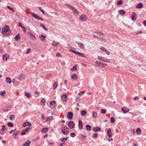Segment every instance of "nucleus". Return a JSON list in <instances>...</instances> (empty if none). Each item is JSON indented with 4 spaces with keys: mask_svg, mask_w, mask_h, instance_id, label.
Here are the masks:
<instances>
[{
    "mask_svg": "<svg viewBox=\"0 0 146 146\" xmlns=\"http://www.w3.org/2000/svg\"><path fill=\"white\" fill-rule=\"evenodd\" d=\"M1 32L3 35L6 36L10 35L11 31L9 29V26L7 25H5L3 27Z\"/></svg>",
    "mask_w": 146,
    "mask_h": 146,
    "instance_id": "obj_1",
    "label": "nucleus"
},
{
    "mask_svg": "<svg viewBox=\"0 0 146 146\" xmlns=\"http://www.w3.org/2000/svg\"><path fill=\"white\" fill-rule=\"evenodd\" d=\"M66 5L73 12L75 15H77L78 14L79 11L75 7L67 4H66Z\"/></svg>",
    "mask_w": 146,
    "mask_h": 146,
    "instance_id": "obj_2",
    "label": "nucleus"
},
{
    "mask_svg": "<svg viewBox=\"0 0 146 146\" xmlns=\"http://www.w3.org/2000/svg\"><path fill=\"white\" fill-rule=\"evenodd\" d=\"M61 130L62 133L65 135L68 134L69 133V129L65 126L62 127L61 128Z\"/></svg>",
    "mask_w": 146,
    "mask_h": 146,
    "instance_id": "obj_3",
    "label": "nucleus"
},
{
    "mask_svg": "<svg viewBox=\"0 0 146 146\" xmlns=\"http://www.w3.org/2000/svg\"><path fill=\"white\" fill-rule=\"evenodd\" d=\"M69 51L72 52L74 53L75 54H76V55H78L82 57H84L85 58H86V56H85L84 54L82 53H81V52H78V51L74 50L72 49H70V50Z\"/></svg>",
    "mask_w": 146,
    "mask_h": 146,
    "instance_id": "obj_4",
    "label": "nucleus"
},
{
    "mask_svg": "<svg viewBox=\"0 0 146 146\" xmlns=\"http://www.w3.org/2000/svg\"><path fill=\"white\" fill-rule=\"evenodd\" d=\"M79 19L81 22H84L87 20V17L85 15L83 14L80 16Z\"/></svg>",
    "mask_w": 146,
    "mask_h": 146,
    "instance_id": "obj_5",
    "label": "nucleus"
},
{
    "mask_svg": "<svg viewBox=\"0 0 146 146\" xmlns=\"http://www.w3.org/2000/svg\"><path fill=\"white\" fill-rule=\"evenodd\" d=\"M31 15L35 19L38 20H41L42 21L43 20L42 18L39 17L38 15H37L35 13L32 12H31Z\"/></svg>",
    "mask_w": 146,
    "mask_h": 146,
    "instance_id": "obj_6",
    "label": "nucleus"
},
{
    "mask_svg": "<svg viewBox=\"0 0 146 146\" xmlns=\"http://www.w3.org/2000/svg\"><path fill=\"white\" fill-rule=\"evenodd\" d=\"M31 129V128L30 127H28L27 128L25 129L22 131L21 133V134L22 135H25L29 130Z\"/></svg>",
    "mask_w": 146,
    "mask_h": 146,
    "instance_id": "obj_7",
    "label": "nucleus"
},
{
    "mask_svg": "<svg viewBox=\"0 0 146 146\" xmlns=\"http://www.w3.org/2000/svg\"><path fill=\"white\" fill-rule=\"evenodd\" d=\"M68 125L70 129H72L74 127L75 124L73 121H70L68 123Z\"/></svg>",
    "mask_w": 146,
    "mask_h": 146,
    "instance_id": "obj_8",
    "label": "nucleus"
},
{
    "mask_svg": "<svg viewBox=\"0 0 146 146\" xmlns=\"http://www.w3.org/2000/svg\"><path fill=\"white\" fill-rule=\"evenodd\" d=\"M73 117V113L72 112H69L67 113V117L69 120L72 119Z\"/></svg>",
    "mask_w": 146,
    "mask_h": 146,
    "instance_id": "obj_9",
    "label": "nucleus"
},
{
    "mask_svg": "<svg viewBox=\"0 0 146 146\" xmlns=\"http://www.w3.org/2000/svg\"><path fill=\"white\" fill-rule=\"evenodd\" d=\"M18 79L20 80H22L25 78L24 74L22 73L19 74L18 76Z\"/></svg>",
    "mask_w": 146,
    "mask_h": 146,
    "instance_id": "obj_10",
    "label": "nucleus"
},
{
    "mask_svg": "<svg viewBox=\"0 0 146 146\" xmlns=\"http://www.w3.org/2000/svg\"><path fill=\"white\" fill-rule=\"evenodd\" d=\"M9 55H8L7 54H5L3 56V61H7V59L9 58Z\"/></svg>",
    "mask_w": 146,
    "mask_h": 146,
    "instance_id": "obj_11",
    "label": "nucleus"
},
{
    "mask_svg": "<svg viewBox=\"0 0 146 146\" xmlns=\"http://www.w3.org/2000/svg\"><path fill=\"white\" fill-rule=\"evenodd\" d=\"M137 16L136 13L135 12H133L131 16L132 20L133 21H135L137 18Z\"/></svg>",
    "mask_w": 146,
    "mask_h": 146,
    "instance_id": "obj_12",
    "label": "nucleus"
},
{
    "mask_svg": "<svg viewBox=\"0 0 146 146\" xmlns=\"http://www.w3.org/2000/svg\"><path fill=\"white\" fill-rule=\"evenodd\" d=\"M78 127L80 130H81L83 127V123L80 119L79 120Z\"/></svg>",
    "mask_w": 146,
    "mask_h": 146,
    "instance_id": "obj_13",
    "label": "nucleus"
},
{
    "mask_svg": "<svg viewBox=\"0 0 146 146\" xmlns=\"http://www.w3.org/2000/svg\"><path fill=\"white\" fill-rule=\"evenodd\" d=\"M61 98L64 102H66L67 101V97L66 95H63L61 97Z\"/></svg>",
    "mask_w": 146,
    "mask_h": 146,
    "instance_id": "obj_14",
    "label": "nucleus"
},
{
    "mask_svg": "<svg viewBox=\"0 0 146 146\" xmlns=\"http://www.w3.org/2000/svg\"><path fill=\"white\" fill-rule=\"evenodd\" d=\"M32 125L28 121H26L23 124L22 126L23 127H25L27 126H32Z\"/></svg>",
    "mask_w": 146,
    "mask_h": 146,
    "instance_id": "obj_15",
    "label": "nucleus"
},
{
    "mask_svg": "<svg viewBox=\"0 0 146 146\" xmlns=\"http://www.w3.org/2000/svg\"><path fill=\"white\" fill-rule=\"evenodd\" d=\"M121 110L124 113H125L129 111V109L127 107H124L121 108Z\"/></svg>",
    "mask_w": 146,
    "mask_h": 146,
    "instance_id": "obj_16",
    "label": "nucleus"
},
{
    "mask_svg": "<svg viewBox=\"0 0 146 146\" xmlns=\"http://www.w3.org/2000/svg\"><path fill=\"white\" fill-rule=\"evenodd\" d=\"M56 102L54 101H53L50 102V108L51 109H53L55 107V105Z\"/></svg>",
    "mask_w": 146,
    "mask_h": 146,
    "instance_id": "obj_17",
    "label": "nucleus"
},
{
    "mask_svg": "<svg viewBox=\"0 0 146 146\" xmlns=\"http://www.w3.org/2000/svg\"><path fill=\"white\" fill-rule=\"evenodd\" d=\"M31 142V141L30 140H27L22 146H29Z\"/></svg>",
    "mask_w": 146,
    "mask_h": 146,
    "instance_id": "obj_18",
    "label": "nucleus"
},
{
    "mask_svg": "<svg viewBox=\"0 0 146 146\" xmlns=\"http://www.w3.org/2000/svg\"><path fill=\"white\" fill-rule=\"evenodd\" d=\"M143 7V4L141 3H140L139 4H137L136 7L135 8L136 9L139 8L141 9Z\"/></svg>",
    "mask_w": 146,
    "mask_h": 146,
    "instance_id": "obj_19",
    "label": "nucleus"
},
{
    "mask_svg": "<svg viewBox=\"0 0 146 146\" xmlns=\"http://www.w3.org/2000/svg\"><path fill=\"white\" fill-rule=\"evenodd\" d=\"M100 49L102 51L105 52L106 54L108 55L110 54V52L107 50L106 48L104 47H101L100 48Z\"/></svg>",
    "mask_w": 146,
    "mask_h": 146,
    "instance_id": "obj_20",
    "label": "nucleus"
},
{
    "mask_svg": "<svg viewBox=\"0 0 146 146\" xmlns=\"http://www.w3.org/2000/svg\"><path fill=\"white\" fill-rule=\"evenodd\" d=\"M71 77L72 79L74 80H77L78 79V77L77 75L76 74H72L71 75Z\"/></svg>",
    "mask_w": 146,
    "mask_h": 146,
    "instance_id": "obj_21",
    "label": "nucleus"
},
{
    "mask_svg": "<svg viewBox=\"0 0 146 146\" xmlns=\"http://www.w3.org/2000/svg\"><path fill=\"white\" fill-rule=\"evenodd\" d=\"M107 133L108 134V136L109 137H111L112 136L111 131L110 128H109L107 130Z\"/></svg>",
    "mask_w": 146,
    "mask_h": 146,
    "instance_id": "obj_22",
    "label": "nucleus"
},
{
    "mask_svg": "<svg viewBox=\"0 0 146 146\" xmlns=\"http://www.w3.org/2000/svg\"><path fill=\"white\" fill-rule=\"evenodd\" d=\"M93 130L95 131H101V129L99 127H95L93 128Z\"/></svg>",
    "mask_w": 146,
    "mask_h": 146,
    "instance_id": "obj_23",
    "label": "nucleus"
},
{
    "mask_svg": "<svg viewBox=\"0 0 146 146\" xmlns=\"http://www.w3.org/2000/svg\"><path fill=\"white\" fill-rule=\"evenodd\" d=\"M80 140L81 141H82L83 140H85L86 139L84 137L86 138V136L83 135H80L79 136Z\"/></svg>",
    "mask_w": 146,
    "mask_h": 146,
    "instance_id": "obj_24",
    "label": "nucleus"
},
{
    "mask_svg": "<svg viewBox=\"0 0 146 146\" xmlns=\"http://www.w3.org/2000/svg\"><path fill=\"white\" fill-rule=\"evenodd\" d=\"M20 34H18L14 38V39L16 41H18L19 40V39H20Z\"/></svg>",
    "mask_w": 146,
    "mask_h": 146,
    "instance_id": "obj_25",
    "label": "nucleus"
},
{
    "mask_svg": "<svg viewBox=\"0 0 146 146\" xmlns=\"http://www.w3.org/2000/svg\"><path fill=\"white\" fill-rule=\"evenodd\" d=\"M6 82L9 84L11 83V80L10 78L9 77H7L6 78Z\"/></svg>",
    "mask_w": 146,
    "mask_h": 146,
    "instance_id": "obj_26",
    "label": "nucleus"
},
{
    "mask_svg": "<svg viewBox=\"0 0 146 146\" xmlns=\"http://www.w3.org/2000/svg\"><path fill=\"white\" fill-rule=\"evenodd\" d=\"M39 38L42 41H43L46 38V36H44L42 35H41L40 36Z\"/></svg>",
    "mask_w": 146,
    "mask_h": 146,
    "instance_id": "obj_27",
    "label": "nucleus"
},
{
    "mask_svg": "<svg viewBox=\"0 0 146 146\" xmlns=\"http://www.w3.org/2000/svg\"><path fill=\"white\" fill-rule=\"evenodd\" d=\"M58 86V84L57 82H54V84H53L52 89H55L57 88Z\"/></svg>",
    "mask_w": 146,
    "mask_h": 146,
    "instance_id": "obj_28",
    "label": "nucleus"
},
{
    "mask_svg": "<svg viewBox=\"0 0 146 146\" xmlns=\"http://www.w3.org/2000/svg\"><path fill=\"white\" fill-rule=\"evenodd\" d=\"M119 13L120 15H123L125 13V12L123 10H121L119 11Z\"/></svg>",
    "mask_w": 146,
    "mask_h": 146,
    "instance_id": "obj_29",
    "label": "nucleus"
},
{
    "mask_svg": "<svg viewBox=\"0 0 146 146\" xmlns=\"http://www.w3.org/2000/svg\"><path fill=\"white\" fill-rule=\"evenodd\" d=\"M76 43L78 44V45L80 48L82 49H83L84 46L83 44L81 42H76Z\"/></svg>",
    "mask_w": 146,
    "mask_h": 146,
    "instance_id": "obj_30",
    "label": "nucleus"
},
{
    "mask_svg": "<svg viewBox=\"0 0 146 146\" xmlns=\"http://www.w3.org/2000/svg\"><path fill=\"white\" fill-rule=\"evenodd\" d=\"M92 116L93 118H96L97 116V113L95 111H93L92 113Z\"/></svg>",
    "mask_w": 146,
    "mask_h": 146,
    "instance_id": "obj_31",
    "label": "nucleus"
},
{
    "mask_svg": "<svg viewBox=\"0 0 146 146\" xmlns=\"http://www.w3.org/2000/svg\"><path fill=\"white\" fill-rule=\"evenodd\" d=\"M53 117L52 116H50L47 117L46 119V122L48 121L51 120L53 118Z\"/></svg>",
    "mask_w": 146,
    "mask_h": 146,
    "instance_id": "obj_32",
    "label": "nucleus"
},
{
    "mask_svg": "<svg viewBox=\"0 0 146 146\" xmlns=\"http://www.w3.org/2000/svg\"><path fill=\"white\" fill-rule=\"evenodd\" d=\"M48 129L47 128H44L41 129V132L43 133H45L48 131Z\"/></svg>",
    "mask_w": 146,
    "mask_h": 146,
    "instance_id": "obj_33",
    "label": "nucleus"
},
{
    "mask_svg": "<svg viewBox=\"0 0 146 146\" xmlns=\"http://www.w3.org/2000/svg\"><path fill=\"white\" fill-rule=\"evenodd\" d=\"M29 36L31 37L32 39L34 40L36 39V37L35 35H34L32 33H29Z\"/></svg>",
    "mask_w": 146,
    "mask_h": 146,
    "instance_id": "obj_34",
    "label": "nucleus"
},
{
    "mask_svg": "<svg viewBox=\"0 0 146 146\" xmlns=\"http://www.w3.org/2000/svg\"><path fill=\"white\" fill-rule=\"evenodd\" d=\"M59 43V42H57L54 41H53L52 43V45L54 46H56L58 45Z\"/></svg>",
    "mask_w": 146,
    "mask_h": 146,
    "instance_id": "obj_35",
    "label": "nucleus"
},
{
    "mask_svg": "<svg viewBox=\"0 0 146 146\" xmlns=\"http://www.w3.org/2000/svg\"><path fill=\"white\" fill-rule=\"evenodd\" d=\"M137 133L138 135H140L141 134V130L139 128H137L136 130Z\"/></svg>",
    "mask_w": 146,
    "mask_h": 146,
    "instance_id": "obj_36",
    "label": "nucleus"
},
{
    "mask_svg": "<svg viewBox=\"0 0 146 146\" xmlns=\"http://www.w3.org/2000/svg\"><path fill=\"white\" fill-rule=\"evenodd\" d=\"M86 127L87 130L88 131H90L92 128L89 125H87L86 126Z\"/></svg>",
    "mask_w": 146,
    "mask_h": 146,
    "instance_id": "obj_37",
    "label": "nucleus"
},
{
    "mask_svg": "<svg viewBox=\"0 0 146 146\" xmlns=\"http://www.w3.org/2000/svg\"><path fill=\"white\" fill-rule=\"evenodd\" d=\"M96 64L97 65H98V66L100 67H101L102 64V63L101 62H99L98 61H96Z\"/></svg>",
    "mask_w": 146,
    "mask_h": 146,
    "instance_id": "obj_38",
    "label": "nucleus"
},
{
    "mask_svg": "<svg viewBox=\"0 0 146 146\" xmlns=\"http://www.w3.org/2000/svg\"><path fill=\"white\" fill-rule=\"evenodd\" d=\"M41 26L44 29L45 31H48V29L46 27L45 25L42 24H40Z\"/></svg>",
    "mask_w": 146,
    "mask_h": 146,
    "instance_id": "obj_39",
    "label": "nucleus"
},
{
    "mask_svg": "<svg viewBox=\"0 0 146 146\" xmlns=\"http://www.w3.org/2000/svg\"><path fill=\"white\" fill-rule=\"evenodd\" d=\"M86 113V111L85 110H83L81 111V114L82 116H85Z\"/></svg>",
    "mask_w": 146,
    "mask_h": 146,
    "instance_id": "obj_40",
    "label": "nucleus"
},
{
    "mask_svg": "<svg viewBox=\"0 0 146 146\" xmlns=\"http://www.w3.org/2000/svg\"><path fill=\"white\" fill-rule=\"evenodd\" d=\"M19 133V132L18 131V132H16L14 133L13 134V136L14 137L15 139H16L17 138V137H16L17 135Z\"/></svg>",
    "mask_w": 146,
    "mask_h": 146,
    "instance_id": "obj_41",
    "label": "nucleus"
},
{
    "mask_svg": "<svg viewBox=\"0 0 146 146\" xmlns=\"http://www.w3.org/2000/svg\"><path fill=\"white\" fill-rule=\"evenodd\" d=\"M25 95L28 98H29L30 97L31 95L28 92H25Z\"/></svg>",
    "mask_w": 146,
    "mask_h": 146,
    "instance_id": "obj_42",
    "label": "nucleus"
},
{
    "mask_svg": "<svg viewBox=\"0 0 146 146\" xmlns=\"http://www.w3.org/2000/svg\"><path fill=\"white\" fill-rule=\"evenodd\" d=\"M15 117L14 115H11L10 117V119L11 120H13L15 119Z\"/></svg>",
    "mask_w": 146,
    "mask_h": 146,
    "instance_id": "obj_43",
    "label": "nucleus"
},
{
    "mask_svg": "<svg viewBox=\"0 0 146 146\" xmlns=\"http://www.w3.org/2000/svg\"><path fill=\"white\" fill-rule=\"evenodd\" d=\"M7 8L9 9L10 10L12 11L13 12H14V9L12 7H10L9 6H7Z\"/></svg>",
    "mask_w": 146,
    "mask_h": 146,
    "instance_id": "obj_44",
    "label": "nucleus"
},
{
    "mask_svg": "<svg viewBox=\"0 0 146 146\" xmlns=\"http://www.w3.org/2000/svg\"><path fill=\"white\" fill-rule=\"evenodd\" d=\"M5 91H1L0 92V94L2 96H4L5 94Z\"/></svg>",
    "mask_w": 146,
    "mask_h": 146,
    "instance_id": "obj_45",
    "label": "nucleus"
},
{
    "mask_svg": "<svg viewBox=\"0 0 146 146\" xmlns=\"http://www.w3.org/2000/svg\"><path fill=\"white\" fill-rule=\"evenodd\" d=\"M68 138V137L66 138H63L61 139V141L63 142H65L67 140Z\"/></svg>",
    "mask_w": 146,
    "mask_h": 146,
    "instance_id": "obj_46",
    "label": "nucleus"
},
{
    "mask_svg": "<svg viewBox=\"0 0 146 146\" xmlns=\"http://www.w3.org/2000/svg\"><path fill=\"white\" fill-rule=\"evenodd\" d=\"M7 125L8 126L10 127H12L13 126V124L10 122L8 123L7 124Z\"/></svg>",
    "mask_w": 146,
    "mask_h": 146,
    "instance_id": "obj_47",
    "label": "nucleus"
},
{
    "mask_svg": "<svg viewBox=\"0 0 146 146\" xmlns=\"http://www.w3.org/2000/svg\"><path fill=\"white\" fill-rule=\"evenodd\" d=\"M123 1L122 0L118 1L117 3V5H120L122 4Z\"/></svg>",
    "mask_w": 146,
    "mask_h": 146,
    "instance_id": "obj_48",
    "label": "nucleus"
},
{
    "mask_svg": "<svg viewBox=\"0 0 146 146\" xmlns=\"http://www.w3.org/2000/svg\"><path fill=\"white\" fill-rule=\"evenodd\" d=\"M110 121L111 123H114L115 121L114 118L113 117H111L110 119Z\"/></svg>",
    "mask_w": 146,
    "mask_h": 146,
    "instance_id": "obj_49",
    "label": "nucleus"
},
{
    "mask_svg": "<svg viewBox=\"0 0 146 146\" xmlns=\"http://www.w3.org/2000/svg\"><path fill=\"white\" fill-rule=\"evenodd\" d=\"M101 113H102L105 114L106 113V110L104 109H101Z\"/></svg>",
    "mask_w": 146,
    "mask_h": 146,
    "instance_id": "obj_50",
    "label": "nucleus"
},
{
    "mask_svg": "<svg viewBox=\"0 0 146 146\" xmlns=\"http://www.w3.org/2000/svg\"><path fill=\"white\" fill-rule=\"evenodd\" d=\"M98 39L99 40L101 41L102 42H105V40H104L103 38H98Z\"/></svg>",
    "mask_w": 146,
    "mask_h": 146,
    "instance_id": "obj_51",
    "label": "nucleus"
},
{
    "mask_svg": "<svg viewBox=\"0 0 146 146\" xmlns=\"http://www.w3.org/2000/svg\"><path fill=\"white\" fill-rule=\"evenodd\" d=\"M71 70L72 71H76L77 70V68L75 66H73L72 68L71 69Z\"/></svg>",
    "mask_w": 146,
    "mask_h": 146,
    "instance_id": "obj_52",
    "label": "nucleus"
},
{
    "mask_svg": "<svg viewBox=\"0 0 146 146\" xmlns=\"http://www.w3.org/2000/svg\"><path fill=\"white\" fill-rule=\"evenodd\" d=\"M51 75L50 74H48L46 76L45 78L47 79H48V78L50 77Z\"/></svg>",
    "mask_w": 146,
    "mask_h": 146,
    "instance_id": "obj_53",
    "label": "nucleus"
},
{
    "mask_svg": "<svg viewBox=\"0 0 146 146\" xmlns=\"http://www.w3.org/2000/svg\"><path fill=\"white\" fill-rule=\"evenodd\" d=\"M93 136L94 138H96L98 136V134L96 133H95L93 134Z\"/></svg>",
    "mask_w": 146,
    "mask_h": 146,
    "instance_id": "obj_54",
    "label": "nucleus"
},
{
    "mask_svg": "<svg viewBox=\"0 0 146 146\" xmlns=\"http://www.w3.org/2000/svg\"><path fill=\"white\" fill-rule=\"evenodd\" d=\"M75 135H76V134L75 133H72L70 134V136L71 137H74L75 136Z\"/></svg>",
    "mask_w": 146,
    "mask_h": 146,
    "instance_id": "obj_55",
    "label": "nucleus"
},
{
    "mask_svg": "<svg viewBox=\"0 0 146 146\" xmlns=\"http://www.w3.org/2000/svg\"><path fill=\"white\" fill-rule=\"evenodd\" d=\"M21 28L23 29V30L24 32H25V33H26V32L27 31H26V28L24 26H23Z\"/></svg>",
    "mask_w": 146,
    "mask_h": 146,
    "instance_id": "obj_56",
    "label": "nucleus"
},
{
    "mask_svg": "<svg viewBox=\"0 0 146 146\" xmlns=\"http://www.w3.org/2000/svg\"><path fill=\"white\" fill-rule=\"evenodd\" d=\"M46 101V100L44 98L42 99L41 101V104H42V103H45Z\"/></svg>",
    "mask_w": 146,
    "mask_h": 146,
    "instance_id": "obj_57",
    "label": "nucleus"
},
{
    "mask_svg": "<svg viewBox=\"0 0 146 146\" xmlns=\"http://www.w3.org/2000/svg\"><path fill=\"white\" fill-rule=\"evenodd\" d=\"M39 9H40V11L44 15L45 14L44 11L43 10L41 7H39Z\"/></svg>",
    "mask_w": 146,
    "mask_h": 146,
    "instance_id": "obj_58",
    "label": "nucleus"
},
{
    "mask_svg": "<svg viewBox=\"0 0 146 146\" xmlns=\"http://www.w3.org/2000/svg\"><path fill=\"white\" fill-rule=\"evenodd\" d=\"M85 93V91H81L80 94H79V95L80 96H82V95H83Z\"/></svg>",
    "mask_w": 146,
    "mask_h": 146,
    "instance_id": "obj_59",
    "label": "nucleus"
},
{
    "mask_svg": "<svg viewBox=\"0 0 146 146\" xmlns=\"http://www.w3.org/2000/svg\"><path fill=\"white\" fill-rule=\"evenodd\" d=\"M56 56L57 57H58V56L62 57V56L60 54V53L59 52L57 53L56 54Z\"/></svg>",
    "mask_w": 146,
    "mask_h": 146,
    "instance_id": "obj_60",
    "label": "nucleus"
},
{
    "mask_svg": "<svg viewBox=\"0 0 146 146\" xmlns=\"http://www.w3.org/2000/svg\"><path fill=\"white\" fill-rule=\"evenodd\" d=\"M142 33V30H140L139 31L137 32L136 33L137 34H140Z\"/></svg>",
    "mask_w": 146,
    "mask_h": 146,
    "instance_id": "obj_61",
    "label": "nucleus"
},
{
    "mask_svg": "<svg viewBox=\"0 0 146 146\" xmlns=\"http://www.w3.org/2000/svg\"><path fill=\"white\" fill-rule=\"evenodd\" d=\"M98 58L99 60H102L103 58L102 57H101V56H98Z\"/></svg>",
    "mask_w": 146,
    "mask_h": 146,
    "instance_id": "obj_62",
    "label": "nucleus"
},
{
    "mask_svg": "<svg viewBox=\"0 0 146 146\" xmlns=\"http://www.w3.org/2000/svg\"><path fill=\"white\" fill-rule=\"evenodd\" d=\"M102 61L104 62H107V59L106 58H103Z\"/></svg>",
    "mask_w": 146,
    "mask_h": 146,
    "instance_id": "obj_63",
    "label": "nucleus"
},
{
    "mask_svg": "<svg viewBox=\"0 0 146 146\" xmlns=\"http://www.w3.org/2000/svg\"><path fill=\"white\" fill-rule=\"evenodd\" d=\"M139 99V98H138L137 96L135 97L134 98V100H135V101H136V100H138Z\"/></svg>",
    "mask_w": 146,
    "mask_h": 146,
    "instance_id": "obj_64",
    "label": "nucleus"
}]
</instances>
